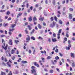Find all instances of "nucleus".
<instances>
[{"instance_id": "58", "label": "nucleus", "mask_w": 75, "mask_h": 75, "mask_svg": "<svg viewBox=\"0 0 75 75\" xmlns=\"http://www.w3.org/2000/svg\"><path fill=\"white\" fill-rule=\"evenodd\" d=\"M29 5L28 4H26V7L27 8H28Z\"/></svg>"}, {"instance_id": "4", "label": "nucleus", "mask_w": 75, "mask_h": 75, "mask_svg": "<svg viewBox=\"0 0 75 75\" xmlns=\"http://www.w3.org/2000/svg\"><path fill=\"white\" fill-rule=\"evenodd\" d=\"M27 38H26V42H29V41L30 40V36L29 35H27Z\"/></svg>"}, {"instance_id": "25", "label": "nucleus", "mask_w": 75, "mask_h": 75, "mask_svg": "<svg viewBox=\"0 0 75 75\" xmlns=\"http://www.w3.org/2000/svg\"><path fill=\"white\" fill-rule=\"evenodd\" d=\"M1 75H6V73L3 71H1Z\"/></svg>"}, {"instance_id": "26", "label": "nucleus", "mask_w": 75, "mask_h": 75, "mask_svg": "<svg viewBox=\"0 0 75 75\" xmlns=\"http://www.w3.org/2000/svg\"><path fill=\"white\" fill-rule=\"evenodd\" d=\"M22 14H22V13H19L17 16V18H18V17H19V16H21V15H22Z\"/></svg>"}, {"instance_id": "14", "label": "nucleus", "mask_w": 75, "mask_h": 75, "mask_svg": "<svg viewBox=\"0 0 75 75\" xmlns=\"http://www.w3.org/2000/svg\"><path fill=\"white\" fill-rule=\"evenodd\" d=\"M52 40L53 42H55L57 41L55 38H52Z\"/></svg>"}, {"instance_id": "47", "label": "nucleus", "mask_w": 75, "mask_h": 75, "mask_svg": "<svg viewBox=\"0 0 75 75\" xmlns=\"http://www.w3.org/2000/svg\"><path fill=\"white\" fill-rule=\"evenodd\" d=\"M54 19L56 21H57V18L56 16L54 17Z\"/></svg>"}, {"instance_id": "7", "label": "nucleus", "mask_w": 75, "mask_h": 75, "mask_svg": "<svg viewBox=\"0 0 75 75\" xmlns=\"http://www.w3.org/2000/svg\"><path fill=\"white\" fill-rule=\"evenodd\" d=\"M8 46V45H7V44H6V46L5 47H4L3 46H2V47L3 48H4V50H7V48Z\"/></svg>"}, {"instance_id": "56", "label": "nucleus", "mask_w": 75, "mask_h": 75, "mask_svg": "<svg viewBox=\"0 0 75 75\" xmlns=\"http://www.w3.org/2000/svg\"><path fill=\"white\" fill-rule=\"evenodd\" d=\"M4 7H5L4 5H3L2 6V7H1L2 8V9H3L4 8Z\"/></svg>"}, {"instance_id": "50", "label": "nucleus", "mask_w": 75, "mask_h": 75, "mask_svg": "<svg viewBox=\"0 0 75 75\" xmlns=\"http://www.w3.org/2000/svg\"><path fill=\"white\" fill-rule=\"evenodd\" d=\"M69 22H68L67 23H66V25H69Z\"/></svg>"}, {"instance_id": "11", "label": "nucleus", "mask_w": 75, "mask_h": 75, "mask_svg": "<svg viewBox=\"0 0 75 75\" xmlns=\"http://www.w3.org/2000/svg\"><path fill=\"white\" fill-rule=\"evenodd\" d=\"M28 20L29 21H32V17L31 16H30L28 18Z\"/></svg>"}, {"instance_id": "19", "label": "nucleus", "mask_w": 75, "mask_h": 75, "mask_svg": "<svg viewBox=\"0 0 75 75\" xmlns=\"http://www.w3.org/2000/svg\"><path fill=\"white\" fill-rule=\"evenodd\" d=\"M39 20H40V21H43V20L44 19V18H39Z\"/></svg>"}, {"instance_id": "54", "label": "nucleus", "mask_w": 75, "mask_h": 75, "mask_svg": "<svg viewBox=\"0 0 75 75\" xmlns=\"http://www.w3.org/2000/svg\"><path fill=\"white\" fill-rule=\"evenodd\" d=\"M45 3L46 4H48V0H46Z\"/></svg>"}, {"instance_id": "31", "label": "nucleus", "mask_w": 75, "mask_h": 75, "mask_svg": "<svg viewBox=\"0 0 75 75\" xmlns=\"http://www.w3.org/2000/svg\"><path fill=\"white\" fill-rule=\"evenodd\" d=\"M69 10L70 11H73V8H69Z\"/></svg>"}, {"instance_id": "48", "label": "nucleus", "mask_w": 75, "mask_h": 75, "mask_svg": "<svg viewBox=\"0 0 75 75\" xmlns=\"http://www.w3.org/2000/svg\"><path fill=\"white\" fill-rule=\"evenodd\" d=\"M5 37V35H2L1 36V37Z\"/></svg>"}, {"instance_id": "45", "label": "nucleus", "mask_w": 75, "mask_h": 75, "mask_svg": "<svg viewBox=\"0 0 75 75\" xmlns=\"http://www.w3.org/2000/svg\"><path fill=\"white\" fill-rule=\"evenodd\" d=\"M8 34H9L10 35H11V34H12V33L10 32H8Z\"/></svg>"}, {"instance_id": "49", "label": "nucleus", "mask_w": 75, "mask_h": 75, "mask_svg": "<svg viewBox=\"0 0 75 75\" xmlns=\"http://www.w3.org/2000/svg\"><path fill=\"white\" fill-rule=\"evenodd\" d=\"M35 7H36V8H37V7H38V4H36L35 5Z\"/></svg>"}, {"instance_id": "34", "label": "nucleus", "mask_w": 75, "mask_h": 75, "mask_svg": "<svg viewBox=\"0 0 75 75\" xmlns=\"http://www.w3.org/2000/svg\"><path fill=\"white\" fill-rule=\"evenodd\" d=\"M12 73H11V71H10V72L8 73V75H12Z\"/></svg>"}, {"instance_id": "8", "label": "nucleus", "mask_w": 75, "mask_h": 75, "mask_svg": "<svg viewBox=\"0 0 75 75\" xmlns=\"http://www.w3.org/2000/svg\"><path fill=\"white\" fill-rule=\"evenodd\" d=\"M71 57L73 58H74L75 56H74V53H71Z\"/></svg>"}, {"instance_id": "10", "label": "nucleus", "mask_w": 75, "mask_h": 75, "mask_svg": "<svg viewBox=\"0 0 75 75\" xmlns=\"http://www.w3.org/2000/svg\"><path fill=\"white\" fill-rule=\"evenodd\" d=\"M16 24H13L11 25V28H14V27L16 26Z\"/></svg>"}, {"instance_id": "15", "label": "nucleus", "mask_w": 75, "mask_h": 75, "mask_svg": "<svg viewBox=\"0 0 75 75\" xmlns=\"http://www.w3.org/2000/svg\"><path fill=\"white\" fill-rule=\"evenodd\" d=\"M27 62V61H21V63L22 64H26V63Z\"/></svg>"}, {"instance_id": "18", "label": "nucleus", "mask_w": 75, "mask_h": 75, "mask_svg": "<svg viewBox=\"0 0 75 75\" xmlns=\"http://www.w3.org/2000/svg\"><path fill=\"white\" fill-rule=\"evenodd\" d=\"M69 18L70 19H72V14H70L69 15Z\"/></svg>"}, {"instance_id": "21", "label": "nucleus", "mask_w": 75, "mask_h": 75, "mask_svg": "<svg viewBox=\"0 0 75 75\" xmlns=\"http://www.w3.org/2000/svg\"><path fill=\"white\" fill-rule=\"evenodd\" d=\"M14 52H15V51L14 50H12L11 52V54H14Z\"/></svg>"}, {"instance_id": "17", "label": "nucleus", "mask_w": 75, "mask_h": 75, "mask_svg": "<svg viewBox=\"0 0 75 75\" xmlns=\"http://www.w3.org/2000/svg\"><path fill=\"white\" fill-rule=\"evenodd\" d=\"M8 65V67H11V65L9 63V62H8L6 63Z\"/></svg>"}, {"instance_id": "43", "label": "nucleus", "mask_w": 75, "mask_h": 75, "mask_svg": "<svg viewBox=\"0 0 75 75\" xmlns=\"http://www.w3.org/2000/svg\"><path fill=\"white\" fill-rule=\"evenodd\" d=\"M28 52L29 54H31V50H29Z\"/></svg>"}, {"instance_id": "60", "label": "nucleus", "mask_w": 75, "mask_h": 75, "mask_svg": "<svg viewBox=\"0 0 75 75\" xmlns=\"http://www.w3.org/2000/svg\"><path fill=\"white\" fill-rule=\"evenodd\" d=\"M28 24V22H26L25 23V25H27Z\"/></svg>"}, {"instance_id": "24", "label": "nucleus", "mask_w": 75, "mask_h": 75, "mask_svg": "<svg viewBox=\"0 0 75 75\" xmlns=\"http://www.w3.org/2000/svg\"><path fill=\"white\" fill-rule=\"evenodd\" d=\"M31 40H35V38L33 37H32L30 38Z\"/></svg>"}, {"instance_id": "46", "label": "nucleus", "mask_w": 75, "mask_h": 75, "mask_svg": "<svg viewBox=\"0 0 75 75\" xmlns=\"http://www.w3.org/2000/svg\"><path fill=\"white\" fill-rule=\"evenodd\" d=\"M42 60L43 61V62H44V58L43 57L41 58Z\"/></svg>"}, {"instance_id": "42", "label": "nucleus", "mask_w": 75, "mask_h": 75, "mask_svg": "<svg viewBox=\"0 0 75 75\" xmlns=\"http://www.w3.org/2000/svg\"><path fill=\"white\" fill-rule=\"evenodd\" d=\"M55 59H59V57L58 56H57L55 58Z\"/></svg>"}, {"instance_id": "62", "label": "nucleus", "mask_w": 75, "mask_h": 75, "mask_svg": "<svg viewBox=\"0 0 75 75\" xmlns=\"http://www.w3.org/2000/svg\"><path fill=\"white\" fill-rule=\"evenodd\" d=\"M7 31H6V30H5V34H7Z\"/></svg>"}, {"instance_id": "61", "label": "nucleus", "mask_w": 75, "mask_h": 75, "mask_svg": "<svg viewBox=\"0 0 75 75\" xmlns=\"http://www.w3.org/2000/svg\"><path fill=\"white\" fill-rule=\"evenodd\" d=\"M4 60L5 62H7V59H6V58H5L4 59Z\"/></svg>"}, {"instance_id": "36", "label": "nucleus", "mask_w": 75, "mask_h": 75, "mask_svg": "<svg viewBox=\"0 0 75 75\" xmlns=\"http://www.w3.org/2000/svg\"><path fill=\"white\" fill-rule=\"evenodd\" d=\"M25 31L26 33V34H28V30H25Z\"/></svg>"}, {"instance_id": "13", "label": "nucleus", "mask_w": 75, "mask_h": 75, "mask_svg": "<svg viewBox=\"0 0 75 75\" xmlns=\"http://www.w3.org/2000/svg\"><path fill=\"white\" fill-rule=\"evenodd\" d=\"M33 20L34 22H35V21H37V18L35 17H34L33 18Z\"/></svg>"}, {"instance_id": "41", "label": "nucleus", "mask_w": 75, "mask_h": 75, "mask_svg": "<svg viewBox=\"0 0 75 75\" xmlns=\"http://www.w3.org/2000/svg\"><path fill=\"white\" fill-rule=\"evenodd\" d=\"M48 41H49V42H51V39L50 38H49L48 39Z\"/></svg>"}, {"instance_id": "16", "label": "nucleus", "mask_w": 75, "mask_h": 75, "mask_svg": "<svg viewBox=\"0 0 75 75\" xmlns=\"http://www.w3.org/2000/svg\"><path fill=\"white\" fill-rule=\"evenodd\" d=\"M31 72H32V74H33L34 72H35V70L33 69V70H31Z\"/></svg>"}, {"instance_id": "28", "label": "nucleus", "mask_w": 75, "mask_h": 75, "mask_svg": "<svg viewBox=\"0 0 75 75\" xmlns=\"http://www.w3.org/2000/svg\"><path fill=\"white\" fill-rule=\"evenodd\" d=\"M9 31L11 32V31H13V30H14V29L13 28L9 29Z\"/></svg>"}, {"instance_id": "39", "label": "nucleus", "mask_w": 75, "mask_h": 75, "mask_svg": "<svg viewBox=\"0 0 75 75\" xmlns=\"http://www.w3.org/2000/svg\"><path fill=\"white\" fill-rule=\"evenodd\" d=\"M15 42L16 44H17V42H19V41H18V40H15Z\"/></svg>"}, {"instance_id": "6", "label": "nucleus", "mask_w": 75, "mask_h": 75, "mask_svg": "<svg viewBox=\"0 0 75 75\" xmlns=\"http://www.w3.org/2000/svg\"><path fill=\"white\" fill-rule=\"evenodd\" d=\"M34 64L35 65L37 66V67H40V66H39V65H38V64H37V62H34Z\"/></svg>"}, {"instance_id": "57", "label": "nucleus", "mask_w": 75, "mask_h": 75, "mask_svg": "<svg viewBox=\"0 0 75 75\" xmlns=\"http://www.w3.org/2000/svg\"><path fill=\"white\" fill-rule=\"evenodd\" d=\"M53 17H52L51 18V20L52 21H53Z\"/></svg>"}, {"instance_id": "2", "label": "nucleus", "mask_w": 75, "mask_h": 75, "mask_svg": "<svg viewBox=\"0 0 75 75\" xmlns=\"http://www.w3.org/2000/svg\"><path fill=\"white\" fill-rule=\"evenodd\" d=\"M6 56H7V57H11V53H8V54H7V52H9L8 50H7V51H6Z\"/></svg>"}, {"instance_id": "53", "label": "nucleus", "mask_w": 75, "mask_h": 75, "mask_svg": "<svg viewBox=\"0 0 75 75\" xmlns=\"http://www.w3.org/2000/svg\"><path fill=\"white\" fill-rule=\"evenodd\" d=\"M33 6H31L30 8V9L31 10H33Z\"/></svg>"}, {"instance_id": "35", "label": "nucleus", "mask_w": 75, "mask_h": 75, "mask_svg": "<svg viewBox=\"0 0 75 75\" xmlns=\"http://www.w3.org/2000/svg\"><path fill=\"white\" fill-rule=\"evenodd\" d=\"M35 31V30L33 29V30H32V32H31V34H33V33L34 32V31Z\"/></svg>"}, {"instance_id": "63", "label": "nucleus", "mask_w": 75, "mask_h": 75, "mask_svg": "<svg viewBox=\"0 0 75 75\" xmlns=\"http://www.w3.org/2000/svg\"><path fill=\"white\" fill-rule=\"evenodd\" d=\"M62 62H59V65H62Z\"/></svg>"}, {"instance_id": "23", "label": "nucleus", "mask_w": 75, "mask_h": 75, "mask_svg": "<svg viewBox=\"0 0 75 75\" xmlns=\"http://www.w3.org/2000/svg\"><path fill=\"white\" fill-rule=\"evenodd\" d=\"M51 58V57L50 56H48L47 57V59H50Z\"/></svg>"}, {"instance_id": "27", "label": "nucleus", "mask_w": 75, "mask_h": 75, "mask_svg": "<svg viewBox=\"0 0 75 75\" xmlns=\"http://www.w3.org/2000/svg\"><path fill=\"white\" fill-rule=\"evenodd\" d=\"M38 38L39 40H43V38H41L40 36L38 37Z\"/></svg>"}, {"instance_id": "38", "label": "nucleus", "mask_w": 75, "mask_h": 75, "mask_svg": "<svg viewBox=\"0 0 75 75\" xmlns=\"http://www.w3.org/2000/svg\"><path fill=\"white\" fill-rule=\"evenodd\" d=\"M66 37H69V35L67 33L66 34Z\"/></svg>"}, {"instance_id": "44", "label": "nucleus", "mask_w": 75, "mask_h": 75, "mask_svg": "<svg viewBox=\"0 0 75 75\" xmlns=\"http://www.w3.org/2000/svg\"><path fill=\"white\" fill-rule=\"evenodd\" d=\"M53 72H54V71L52 70H50V73H53Z\"/></svg>"}, {"instance_id": "30", "label": "nucleus", "mask_w": 75, "mask_h": 75, "mask_svg": "<svg viewBox=\"0 0 75 75\" xmlns=\"http://www.w3.org/2000/svg\"><path fill=\"white\" fill-rule=\"evenodd\" d=\"M59 22L60 24H62V22L61 20H59Z\"/></svg>"}, {"instance_id": "3", "label": "nucleus", "mask_w": 75, "mask_h": 75, "mask_svg": "<svg viewBox=\"0 0 75 75\" xmlns=\"http://www.w3.org/2000/svg\"><path fill=\"white\" fill-rule=\"evenodd\" d=\"M56 23H56V22H55L53 21V24H51L50 25V27H55V25L56 24Z\"/></svg>"}, {"instance_id": "37", "label": "nucleus", "mask_w": 75, "mask_h": 75, "mask_svg": "<svg viewBox=\"0 0 75 75\" xmlns=\"http://www.w3.org/2000/svg\"><path fill=\"white\" fill-rule=\"evenodd\" d=\"M64 40L65 41H67V38H64Z\"/></svg>"}, {"instance_id": "33", "label": "nucleus", "mask_w": 75, "mask_h": 75, "mask_svg": "<svg viewBox=\"0 0 75 75\" xmlns=\"http://www.w3.org/2000/svg\"><path fill=\"white\" fill-rule=\"evenodd\" d=\"M67 61L68 62H69L70 63H71V62L70 61V60L69 59H67Z\"/></svg>"}, {"instance_id": "22", "label": "nucleus", "mask_w": 75, "mask_h": 75, "mask_svg": "<svg viewBox=\"0 0 75 75\" xmlns=\"http://www.w3.org/2000/svg\"><path fill=\"white\" fill-rule=\"evenodd\" d=\"M8 25V23L5 24V23H4V25L5 27H6V26H7Z\"/></svg>"}, {"instance_id": "12", "label": "nucleus", "mask_w": 75, "mask_h": 75, "mask_svg": "<svg viewBox=\"0 0 75 75\" xmlns=\"http://www.w3.org/2000/svg\"><path fill=\"white\" fill-rule=\"evenodd\" d=\"M71 61H72L73 62L72 64V66L73 67H75V63L74 62V61H73V60H72Z\"/></svg>"}, {"instance_id": "5", "label": "nucleus", "mask_w": 75, "mask_h": 75, "mask_svg": "<svg viewBox=\"0 0 75 75\" xmlns=\"http://www.w3.org/2000/svg\"><path fill=\"white\" fill-rule=\"evenodd\" d=\"M8 44L10 45H11L13 44V42H12V40L10 39L9 40V41L8 42Z\"/></svg>"}, {"instance_id": "55", "label": "nucleus", "mask_w": 75, "mask_h": 75, "mask_svg": "<svg viewBox=\"0 0 75 75\" xmlns=\"http://www.w3.org/2000/svg\"><path fill=\"white\" fill-rule=\"evenodd\" d=\"M66 50H70V48L69 47H66Z\"/></svg>"}, {"instance_id": "1", "label": "nucleus", "mask_w": 75, "mask_h": 75, "mask_svg": "<svg viewBox=\"0 0 75 75\" xmlns=\"http://www.w3.org/2000/svg\"><path fill=\"white\" fill-rule=\"evenodd\" d=\"M61 31H62V29H60V30L59 31V33L57 34V38L58 39H59L60 38V33H61Z\"/></svg>"}, {"instance_id": "29", "label": "nucleus", "mask_w": 75, "mask_h": 75, "mask_svg": "<svg viewBox=\"0 0 75 75\" xmlns=\"http://www.w3.org/2000/svg\"><path fill=\"white\" fill-rule=\"evenodd\" d=\"M10 14V12H9V11H8L6 13V14L7 15H9Z\"/></svg>"}, {"instance_id": "64", "label": "nucleus", "mask_w": 75, "mask_h": 75, "mask_svg": "<svg viewBox=\"0 0 75 75\" xmlns=\"http://www.w3.org/2000/svg\"><path fill=\"white\" fill-rule=\"evenodd\" d=\"M59 54L60 55V56H61V57L62 56V55H63L62 54H61V53H59Z\"/></svg>"}, {"instance_id": "40", "label": "nucleus", "mask_w": 75, "mask_h": 75, "mask_svg": "<svg viewBox=\"0 0 75 75\" xmlns=\"http://www.w3.org/2000/svg\"><path fill=\"white\" fill-rule=\"evenodd\" d=\"M43 25L44 26H45L46 25V23H45V22H43Z\"/></svg>"}, {"instance_id": "20", "label": "nucleus", "mask_w": 75, "mask_h": 75, "mask_svg": "<svg viewBox=\"0 0 75 75\" xmlns=\"http://www.w3.org/2000/svg\"><path fill=\"white\" fill-rule=\"evenodd\" d=\"M28 28L29 29V30H31V27L29 25H28Z\"/></svg>"}, {"instance_id": "52", "label": "nucleus", "mask_w": 75, "mask_h": 75, "mask_svg": "<svg viewBox=\"0 0 75 75\" xmlns=\"http://www.w3.org/2000/svg\"><path fill=\"white\" fill-rule=\"evenodd\" d=\"M53 37H56V34L55 33H54L53 34Z\"/></svg>"}, {"instance_id": "32", "label": "nucleus", "mask_w": 75, "mask_h": 75, "mask_svg": "<svg viewBox=\"0 0 75 75\" xmlns=\"http://www.w3.org/2000/svg\"><path fill=\"white\" fill-rule=\"evenodd\" d=\"M18 37H22V35H21V34H19L18 35Z\"/></svg>"}, {"instance_id": "51", "label": "nucleus", "mask_w": 75, "mask_h": 75, "mask_svg": "<svg viewBox=\"0 0 75 75\" xmlns=\"http://www.w3.org/2000/svg\"><path fill=\"white\" fill-rule=\"evenodd\" d=\"M55 51L56 52H58V49H57Z\"/></svg>"}, {"instance_id": "9", "label": "nucleus", "mask_w": 75, "mask_h": 75, "mask_svg": "<svg viewBox=\"0 0 75 75\" xmlns=\"http://www.w3.org/2000/svg\"><path fill=\"white\" fill-rule=\"evenodd\" d=\"M38 27L40 29H41L42 27L41 25L40 24H38Z\"/></svg>"}, {"instance_id": "59", "label": "nucleus", "mask_w": 75, "mask_h": 75, "mask_svg": "<svg viewBox=\"0 0 75 75\" xmlns=\"http://www.w3.org/2000/svg\"><path fill=\"white\" fill-rule=\"evenodd\" d=\"M57 13H58V14H61V12H60V11H57Z\"/></svg>"}]
</instances>
